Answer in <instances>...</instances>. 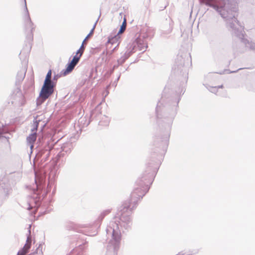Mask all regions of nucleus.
Instances as JSON below:
<instances>
[{
	"label": "nucleus",
	"mask_w": 255,
	"mask_h": 255,
	"mask_svg": "<svg viewBox=\"0 0 255 255\" xmlns=\"http://www.w3.org/2000/svg\"><path fill=\"white\" fill-rule=\"evenodd\" d=\"M31 238L30 236L29 235L27 238L26 244H28V245H31Z\"/></svg>",
	"instance_id": "obj_19"
},
{
	"label": "nucleus",
	"mask_w": 255,
	"mask_h": 255,
	"mask_svg": "<svg viewBox=\"0 0 255 255\" xmlns=\"http://www.w3.org/2000/svg\"><path fill=\"white\" fill-rule=\"evenodd\" d=\"M30 245H28V244H25L23 248L20 250L17 255H26L28 250L30 248Z\"/></svg>",
	"instance_id": "obj_10"
},
{
	"label": "nucleus",
	"mask_w": 255,
	"mask_h": 255,
	"mask_svg": "<svg viewBox=\"0 0 255 255\" xmlns=\"http://www.w3.org/2000/svg\"><path fill=\"white\" fill-rule=\"evenodd\" d=\"M58 77H59L58 75H54V76L53 77V79H52V80H53V81H54V82L55 81H57Z\"/></svg>",
	"instance_id": "obj_21"
},
{
	"label": "nucleus",
	"mask_w": 255,
	"mask_h": 255,
	"mask_svg": "<svg viewBox=\"0 0 255 255\" xmlns=\"http://www.w3.org/2000/svg\"><path fill=\"white\" fill-rule=\"evenodd\" d=\"M24 0V4H25V9L26 11V14L24 16V21L26 25V27L27 29H29L30 31V35L29 36V38L32 39L33 38V34L32 32L33 30L34 29V27L33 26V23L31 20L28 9L26 6V0Z\"/></svg>",
	"instance_id": "obj_7"
},
{
	"label": "nucleus",
	"mask_w": 255,
	"mask_h": 255,
	"mask_svg": "<svg viewBox=\"0 0 255 255\" xmlns=\"http://www.w3.org/2000/svg\"><path fill=\"white\" fill-rule=\"evenodd\" d=\"M51 74V70H50L47 73L43 85L39 94V97L37 100V104L38 105L42 103L54 92V88L56 86V82L52 80Z\"/></svg>",
	"instance_id": "obj_5"
},
{
	"label": "nucleus",
	"mask_w": 255,
	"mask_h": 255,
	"mask_svg": "<svg viewBox=\"0 0 255 255\" xmlns=\"http://www.w3.org/2000/svg\"><path fill=\"white\" fill-rule=\"evenodd\" d=\"M201 5L213 8L227 23V27L233 34L239 37L246 47L254 49L252 42L244 38V28L237 20L238 8L235 3L229 0H199Z\"/></svg>",
	"instance_id": "obj_1"
},
{
	"label": "nucleus",
	"mask_w": 255,
	"mask_h": 255,
	"mask_svg": "<svg viewBox=\"0 0 255 255\" xmlns=\"http://www.w3.org/2000/svg\"><path fill=\"white\" fill-rule=\"evenodd\" d=\"M81 52V49H79L77 51V53H76V55H78L79 54V55L80 54V53Z\"/></svg>",
	"instance_id": "obj_23"
},
{
	"label": "nucleus",
	"mask_w": 255,
	"mask_h": 255,
	"mask_svg": "<svg viewBox=\"0 0 255 255\" xmlns=\"http://www.w3.org/2000/svg\"><path fill=\"white\" fill-rule=\"evenodd\" d=\"M137 46L140 51H144L147 47V42L143 38H137L135 42L134 47Z\"/></svg>",
	"instance_id": "obj_9"
},
{
	"label": "nucleus",
	"mask_w": 255,
	"mask_h": 255,
	"mask_svg": "<svg viewBox=\"0 0 255 255\" xmlns=\"http://www.w3.org/2000/svg\"><path fill=\"white\" fill-rule=\"evenodd\" d=\"M130 55V52L127 51L124 55L121 57L118 60V62L119 65H122L125 62L126 59H127Z\"/></svg>",
	"instance_id": "obj_11"
},
{
	"label": "nucleus",
	"mask_w": 255,
	"mask_h": 255,
	"mask_svg": "<svg viewBox=\"0 0 255 255\" xmlns=\"http://www.w3.org/2000/svg\"><path fill=\"white\" fill-rule=\"evenodd\" d=\"M152 177H142L141 179H138L136 181V185L138 187H136L131 194V199L130 202L127 205H124V208L127 210L131 211L135 206L138 199L142 198L145 194L149 189L148 185L151 183Z\"/></svg>",
	"instance_id": "obj_4"
},
{
	"label": "nucleus",
	"mask_w": 255,
	"mask_h": 255,
	"mask_svg": "<svg viewBox=\"0 0 255 255\" xmlns=\"http://www.w3.org/2000/svg\"><path fill=\"white\" fill-rule=\"evenodd\" d=\"M97 21H98V20L96 21V22H95L93 28L91 29L90 32L88 34V35L86 36V37L85 38V39L83 41V42H85V41L88 38V37L93 34V32H94V30L95 29V26H96V25L97 23Z\"/></svg>",
	"instance_id": "obj_18"
},
{
	"label": "nucleus",
	"mask_w": 255,
	"mask_h": 255,
	"mask_svg": "<svg viewBox=\"0 0 255 255\" xmlns=\"http://www.w3.org/2000/svg\"><path fill=\"white\" fill-rule=\"evenodd\" d=\"M110 212L109 210L105 211L102 213L100 216L99 217L98 220L100 221H101L103 218L105 217V216L108 214Z\"/></svg>",
	"instance_id": "obj_16"
},
{
	"label": "nucleus",
	"mask_w": 255,
	"mask_h": 255,
	"mask_svg": "<svg viewBox=\"0 0 255 255\" xmlns=\"http://www.w3.org/2000/svg\"><path fill=\"white\" fill-rule=\"evenodd\" d=\"M11 188L8 187L3 188V192L5 197H7L11 193Z\"/></svg>",
	"instance_id": "obj_14"
},
{
	"label": "nucleus",
	"mask_w": 255,
	"mask_h": 255,
	"mask_svg": "<svg viewBox=\"0 0 255 255\" xmlns=\"http://www.w3.org/2000/svg\"><path fill=\"white\" fill-rule=\"evenodd\" d=\"M118 38H119L118 36H116L114 37H112V38H109V40H108L107 43L114 44L118 40Z\"/></svg>",
	"instance_id": "obj_15"
},
{
	"label": "nucleus",
	"mask_w": 255,
	"mask_h": 255,
	"mask_svg": "<svg viewBox=\"0 0 255 255\" xmlns=\"http://www.w3.org/2000/svg\"><path fill=\"white\" fill-rule=\"evenodd\" d=\"M159 109H160V106L159 104L157 105V108H156V113H157V117L158 118H159Z\"/></svg>",
	"instance_id": "obj_20"
},
{
	"label": "nucleus",
	"mask_w": 255,
	"mask_h": 255,
	"mask_svg": "<svg viewBox=\"0 0 255 255\" xmlns=\"http://www.w3.org/2000/svg\"><path fill=\"white\" fill-rule=\"evenodd\" d=\"M83 53V50H82L79 55H76L74 56L71 62L68 64L66 69L64 71L63 74L64 75H66L67 74L69 73L73 70L75 66L78 63Z\"/></svg>",
	"instance_id": "obj_8"
},
{
	"label": "nucleus",
	"mask_w": 255,
	"mask_h": 255,
	"mask_svg": "<svg viewBox=\"0 0 255 255\" xmlns=\"http://www.w3.org/2000/svg\"><path fill=\"white\" fill-rule=\"evenodd\" d=\"M105 118H106V119H107V122H106V124H105V125H108V123H109V119H108V118H107V117H105Z\"/></svg>",
	"instance_id": "obj_25"
},
{
	"label": "nucleus",
	"mask_w": 255,
	"mask_h": 255,
	"mask_svg": "<svg viewBox=\"0 0 255 255\" xmlns=\"http://www.w3.org/2000/svg\"><path fill=\"white\" fill-rule=\"evenodd\" d=\"M39 122H40L39 120H37V118L34 119L33 121V128L31 129L32 133L27 138V142L30 144L31 148L33 147L32 143L34 142L36 139V131L37 130Z\"/></svg>",
	"instance_id": "obj_6"
},
{
	"label": "nucleus",
	"mask_w": 255,
	"mask_h": 255,
	"mask_svg": "<svg viewBox=\"0 0 255 255\" xmlns=\"http://www.w3.org/2000/svg\"><path fill=\"white\" fill-rule=\"evenodd\" d=\"M201 5L213 8L227 23V27L233 34L239 37L246 47L254 49L252 42L244 38V28L237 20L238 8L235 3L229 0H199Z\"/></svg>",
	"instance_id": "obj_2"
},
{
	"label": "nucleus",
	"mask_w": 255,
	"mask_h": 255,
	"mask_svg": "<svg viewBox=\"0 0 255 255\" xmlns=\"http://www.w3.org/2000/svg\"><path fill=\"white\" fill-rule=\"evenodd\" d=\"M50 150V149H46L45 151Z\"/></svg>",
	"instance_id": "obj_28"
},
{
	"label": "nucleus",
	"mask_w": 255,
	"mask_h": 255,
	"mask_svg": "<svg viewBox=\"0 0 255 255\" xmlns=\"http://www.w3.org/2000/svg\"><path fill=\"white\" fill-rule=\"evenodd\" d=\"M62 148L63 151H64V150H65V149H64L65 147H62Z\"/></svg>",
	"instance_id": "obj_27"
},
{
	"label": "nucleus",
	"mask_w": 255,
	"mask_h": 255,
	"mask_svg": "<svg viewBox=\"0 0 255 255\" xmlns=\"http://www.w3.org/2000/svg\"><path fill=\"white\" fill-rule=\"evenodd\" d=\"M84 42H83L82 44V45L81 46V47H80V49H81V51H82V50H84Z\"/></svg>",
	"instance_id": "obj_22"
},
{
	"label": "nucleus",
	"mask_w": 255,
	"mask_h": 255,
	"mask_svg": "<svg viewBox=\"0 0 255 255\" xmlns=\"http://www.w3.org/2000/svg\"><path fill=\"white\" fill-rule=\"evenodd\" d=\"M35 183L37 185V188H39V186L43 182L42 178L40 177L39 178L38 175L35 173Z\"/></svg>",
	"instance_id": "obj_13"
},
{
	"label": "nucleus",
	"mask_w": 255,
	"mask_h": 255,
	"mask_svg": "<svg viewBox=\"0 0 255 255\" xmlns=\"http://www.w3.org/2000/svg\"><path fill=\"white\" fill-rule=\"evenodd\" d=\"M132 225L128 215L124 213L120 217H116L110 222L106 229L107 235L111 238L107 246V255H117L120 248L121 229L128 230Z\"/></svg>",
	"instance_id": "obj_3"
},
{
	"label": "nucleus",
	"mask_w": 255,
	"mask_h": 255,
	"mask_svg": "<svg viewBox=\"0 0 255 255\" xmlns=\"http://www.w3.org/2000/svg\"><path fill=\"white\" fill-rule=\"evenodd\" d=\"M126 27V20L125 18L124 21L122 24V25L121 27L120 30L119 31V33H122L125 29Z\"/></svg>",
	"instance_id": "obj_17"
},
{
	"label": "nucleus",
	"mask_w": 255,
	"mask_h": 255,
	"mask_svg": "<svg viewBox=\"0 0 255 255\" xmlns=\"http://www.w3.org/2000/svg\"><path fill=\"white\" fill-rule=\"evenodd\" d=\"M120 78V75H119L118 76V77L117 78V79L116 80V81H115V83L117 82L119 80Z\"/></svg>",
	"instance_id": "obj_26"
},
{
	"label": "nucleus",
	"mask_w": 255,
	"mask_h": 255,
	"mask_svg": "<svg viewBox=\"0 0 255 255\" xmlns=\"http://www.w3.org/2000/svg\"><path fill=\"white\" fill-rule=\"evenodd\" d=\"M32 255V254H29V255Z\"/></svg>",
	"instance_id": "obj_29"
},
{
	"label": "nucleus",
	"mask_w": 255,
	"mask_h": 255,
	"mask_svg": "<svg viewBox=\"0 0 255 255\" xmlns=\"http://www.w3.org/2000/svg\"><path fill=\"white\" fill-rule=\"evenodd\" d=\"M222 88L223 85L219 86L218 87H209L207 88L211 92L216 94L217 93L218 89Z\"/></svg>",
	"instance_id": "obj_12"
},
{
	"label": "nucleus",
	"mask_w": 255,
	"mask_h": 255,
	"mask_svg": "<svg viewBox=\"0 0 255 255\" xmlns=\"http://www.w3.org/2000/svg\"><path fill=\"white\" fill-rule=\"evenodd\" d=\"M44 152L45 151H41L38 153V154H40V156H42L43 154H44Z\"/></svg>",
	"instance_id": "obj_24"
}]
</instances>
